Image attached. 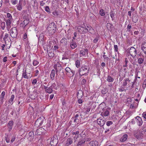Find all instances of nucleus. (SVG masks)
<instances>
[{"label":"nucleus","mask_w":146,"mask_h":146,"mask_svg":"<svg viewBox=\"0 0 146 146\" xmlns=\"http://www.w3.org/2000/svg\"><path fill=\"white\" fill-rule=\"evenodd\" d=\"M25 71H26V70H25ZM22 76L24 78L28 79L29 78H31L32 76V75L30 72L27 73L25 72L23 73Z\"/></svg>","instance_id":"12"},{"label":"nucleus","mask_w":146,"mask_h":146,"mask_svg":"<svg viewBox=\"0 0 146 146\" xmlns=\"http://www.w3.org/2000/svg\"><path fill=\"white\" fill-rule=\"evenodd\" d=\"M143 133L140 131H135L134 132V135L137 139L141 138L143 137Z\"/></svg>","instance_id":"9"},{"label":"nucleus","mask_w":146,"mask_h":146,"mask_svg":"<svg viewBox=\"0 0 146 146\" xmlns=\"http://www.w3.org/2000/svg\"><path fill=\"white\" fill-rule=\"evenodd\" d=\"M37 82V81L36 79H35L33 80L32 83L33 85H35L36 83Z\"/></svg>","instance_id":"59"},{"label":"nucleus","mask_w":146,"mask_h":146,"mask_svg":"<svg viewBox=\"0 0 146 146\" xmlns=\"http://www.w3.org/2000/svg\"><path fill=\"white\" fill-rule=\"evenodd\" d=\"M65 70L66 72V74L69 77H72L74 74L75 71L72 70L68 67H66L65 69Z\"/></svg>","instance_id":"4"},{"label":"nucleus","mask_w":146,"mask_h":146,"mask_svg":"<svg viewBox=\"0 0 146 146\" xmlns=\"http://www.w3.org/2000/svg\"><path fill=\"white\" fill-rule=\"evenodd\" d=\"M142 115L144 118L146 119V112H143Z\"/></svg>","instance_id":"64"},{"label":"nucleus","mask_w":146,"mask_h":146,"mask_svg":"<svg viewBox=\"0 0 146 146\" xmlns=\"http://www.w3.org/2000/svg\"><path fill=\"white\" fill-rule=\"evenodd\" d=\"M9 36V34H8L6 33L5 35V36L3 38L5 40V39H6Z\"/></svg>","instance_id":"63"},{"label":"nucleus","mask_w":146,"mask_h":146,"mask_svg":"<svg viewBox=\"0 0 146 146\" xmlns=\"http://www.w3.org/2000/svg\"><path fill=\"white\" fill-rule=\"evenodd\" d=\"M83 96V93L82 91L80 90H78L77 93V98L78 99L81 98Z\"/></svg>","instance_id":"16"},{"label":"nucleus","mask_w":146,"mask_h":146,"mask_svg":"<svg viewBox=\"0 0 146 146\" xmlns=\"http://www.w3.org/2000/svg\"><path fill=\"white\" fill-rule=\"evenodd\" d=\"M33 64L34 66H36L39 64V62L36 60H34L33 61Z\"/></svg>","instance_id":"50"},{"label":"nucleus","mask_w":146,"mask_h":146,"mask_svg":"<svg viewBox=\"0 0 146 146\" xmlns=\"http://www.w3.org/2000/svg\"><path fill=\"white\" fill-rule=\"evenodd\" d=\"M12 21V19H7L5 21L6 23L7 28V30L8 31H9V29L11 27V23Z\"/></svg>","instance_id":"11"},{"label":"nucleus","mask_w":146,"mask_h":146,"mask_svg":"<svg viewBox=\"0 0 146 146\" xmlns=\"http://www.w3.org/2000/svg\"><path fill=\"white\" fill-rule=\"evenodd\" d=\"M7 17L9 18V19H12V17L11 15L9 13L7 14Z\"/></svg>","instance_id":"56"},{"label":"nucleus","mask_w":146,"mask_h":146,"mask_svg":"<svg viewBox=\"0 0 146 146\" xmlns=\"http://www.w3.org/2000/svg\"><path fill=\"white\" fill-rule=\"evenodd\" d=\"M79 114L77 113L74 116V117L76 119V120L77 121V122H79V119H80V117H79Z\"/></svg>","instance_id":"46"},{"label":"nucleus","mask_w":146,"mask_h":146,"mask_svg":"<svg viewBox=\"0 0 146 146\" xmlns=\"http://www.w3.org/2000/svg\"><path fill=\"white\" fill-rule=\"evenodd\" d=\"M129 53L130 55L134 58L137 54V51L135 48L132 47L129 49Z\"/></svg>","instance_id":"7"},{"label":"nucleus","mask_w":146,"mask_h":146,"mask_svg":"<svg viewBox=\"0 0 146 146\" xmlns=\"http://www.w3.org/2000/svg\"><path fill=\"white\" fill-rule=\"evenodd\" d=\"M88 54V50L87 48L83 49L82 50H80V54L82 56L86 54Z\"/></svg>","instance_id":"15"},{"label":"nucleus","mask_w":146,"mask_h":146,"mask_svg":"<svg viewBox=\"0 0 146 146\" xmlns=\"http://www.w3.org/2000/svg\"><path fill=\"white\" fill-rule=\"evenodd\" d=\"M55 75V72L54 70H51V72L50 75V79L52 80H53L54 79V78Z\"/></svg>","instance_id":"27"},{"label":"nucleus","mask_w":146,"mask_h":146,"mask_svg":"<svg viewBox=\"0 0 146 146\" xmlns=\"http://www.w3.org/2000/svg\"><path fill=\"white\" fill-rule=\"evenodd\" d=\"M32 2H33L34 5H33V7H36L37 8H38V5H37V3L36 1V0H32Z\"/></svg>","instance_id":"45"},{"label":"nucleus","mask_w":146,"mask_h":146,"mask_svg":"<svg viewBox=\"0 0 146 146\" xmlns=\"http://www.w3.org/2000/svg\"><path fill=\"white\" fill-rule=\"evenodd\" d=\"M141 49L143 51L146 50V42H144L142 43L141 45Z\"/></svg>","instance_id":"31"},{"label":"nucleus","mask_w":146,"mask_h":146,"mask_svg":"<svg viewBox=\"0 0 146 146\" xmlns=\"http://www.w3.org/2000/svg\"><path fill=\"white\" fill-rule=\"evenodd\" d=\"M107 88H104L102 90V93L103 94H105L107 92Z\"/></svg>","instance_id":"52"},{"label":"nucleus","mask_w":146,"mask_h":146,"mask_svg":"<svg viewBox=\"0 0 146 146\" xmlns=\"http://www.w3.org/2000/svg\"><path fill=\"white\" fill-rule=\"evenodd\" d=\"M44 35L42 34H40L38 38V40L39 41H43L44 40Z\"/></svg>","instance_id":"36"},{"label":"nucleus","mask_w":146,"mask_h":146,"mask_svg":"<svg viewBox=\"0 0 146 146\" xmlns=\"http://www.w3.org/2000/svg\"><path fill=\"white\" fill-rule=\"evenodd\" d=\"M138 21V19L137 17H134L132 18V21L135 23H137Z\"/></svg>","instance_id":"51"},{"label":"nucleus","mask_w":146,"mask_h":146,"mask_svg":"<svg viewBox=\"0 0 146 146\" xmlns=\"http://www.w3.org/2000/svg\"><path fill=\"white\" fill-rule=\"evenodd\" d=\"M114 50L115 51L118 52V47L117 45H114Z\"/></svg>","instance_id":"57"},{"label":"nucleus","mask_w":146,"mask_h":146,"mask_svg":"<svg viewBox=\"0 0 146 146\" xmlns=\"http://www.w3.org/2000/svg\"><path fill=\"white\" fill-rule=\"evenodd\" d=\"M89 69L87 66H82L79 70V73L80 76H83L88 73Z\"/></svg>","instance_id":"2"},{"label":"nucleus","mask_w":146,"mask_h":146,"mask_svg":"<svg viewBox=\"0 0 146 146\" xmlns=\"http://www.w3.org/2000/svg\"><path fill=\"white\" fill-rule=\"evenodd\" d=\"M127 138V134H125L120 138V141L122 142H124L126 141Z\"/></svg>","instance_id":"25"},{"label":"nucleus","mask_w":146,"mask_h":146,"mask_svg":"<svg viewBox=\"0 0 146 146\" xmlns=\"http://www.w3.org/2000/svg\"><path fill=\"white\" fill-rule=\"evenodd\" d=\"M145 85V88L146 86V80H145L143 82L142 84L143 87L144 88V86Z\"/></svg>","instance_id":"61"},{"label":"nucleus","mask_w":146,"mask_h":146,"mask_svg":"<svg viewBox=\"0 0 146 146\" xmlns=\"http://www.w3.org/2000/svg\"><path fill=\"white\" fill-rule=\"evenodd\" d=\"M29 22V20H24L23 21L24 27H25L27 25Z\"/></svg>","instance_id":"38"},{"label":"nucleus","mask_w":146,"mask_h":146,"mask_svg":"<svg viewBox=\"0 0 146 146\" xmlns=\"http://www.w3.org/2000/svg\"><path fill=\"white\" fill-rule=\"evenodd\" d=\"M135 119L137 120V122L139 126H140L142 124V119L140 117L138 116L136 117H135Z\"/></svg>","instance_id":"17"},{"label":"nucleus","mask_w":146,"mask_h":146,"mask_svg":"<svg viewBox=\"0 0 146 146\" xmlns=\"http://www.w3.org/2000/svg\"><path fill=\"white\" fill-rule=\"evenodd\" d=\"M99 13L100 15L101 16H104L105 14L104 11L103 9H101L100 10Z\"/></svg>","instance_id":"39"},{"label":"nucleus","mask_w":146,"mask_h":146,"mask_svg":"<svg viewBox=\"0 0 146 146\" xmlns=\"http://www.w3.org/2000/svg\"><path fill=\"white\" fill-rule=\"evenodd\" d=\"M66 142V146H68L72 143V139L71 138H69L68 139Z\"/></svg>","instance_id":"28"},{"label":"nucleus","mask_w":146,"mask_h":146,"mask_svg":"<svg viewBox=\"0 0 146 146\" xmlns=\"http://www.w3.org/2000/svg\"><path fill=\"white\" fill-rule=\"evenodd\" d=\"M67 40L65 38H63L60 41L61 44L64 46L67 45Z\"/></svg>","instance_id":"19"},{"label":"nucleus","mask_w":146,"mask_h":146,"mask_svg":"<svg viewBox=\"0 0 146 146\" xmlns=\"http://www.w3.org/2000/svg\"><path fill=\"white\" fill-rule=\"evenodd\" d=\"M85 141H84V139H83L82 138L80 139V141H79L78 142V143L77 144V146L81 145L83 143H84Z\"/></svg>","instance_id":"32"},{"label":"nucleus","mask_w":146,"mask_h":146,"mask_svg":"<svg viewBox=\"0 0 146 146\" xmlns=\"http://www.w3.org/2000/svg\"><path fill=\"white\" fill-rule=\"evenodd\" d=\"M97 122L98 125H99L100 127L103 126L104 124L105 121L102 119L100 118H98L97 120Z\"/></svg>","instance_id":"13"},{"label":"nucleus","mask_w":146,"mask_h":146,"mask_svg":"<svg viewBox=\"0 0 146 146\" xmlns=\"http://www.w3.org/2000/svg\"><path fill=\"white\" fill-rule=\"evenodd\" d=\"M11 1L12 4L15 5L17 3V0H15Z\"/></svg>","instance_id":"60"},{"label":"nucleus","mask_w":146,"mask_h":146,"mask_svg":"<svg viewBox=\"0 0 146 146\" xmlns=\"http://www.w3.org/2000/svg\"><path fill=\"white\" fill-rule=\"evenodd\" d=\"M98 143L96 141H92L90 142L88 146H98Z\"/></svg>","instance_id":"22"},{"label":"nucleus","mask_w":146,"mask_h":146,"mask_svg":"<svg viewBox=\"0 0 146 146\" xmlns=\"http://www.w3.org/2000/svg\"><path fill=\"white\" fill-rule=\"evenodd\" d=\"M110 17L109 15L108 14H107L106 15L103 17V20L105 21H108H108L109 20Z\"/></svg>","instance_id":"30"},{"label":"nucleus","mask_w":146,"mask_h":146,"mask_svg":"<svg viewBox=\"0 0 146 146\" xmlns=\"http://www.w3.org/2000/svg\"><path fill=\"white\" fill-rule=\"evenodd\" d=\"M131 27V25L129 24L127 26V30L129 31L130 30V29Z\"/></svg>","instance_id":"62"},{"label":"nucleus","mask_w":146,"mask_h":146,"mask_svg":"<svg viewBox=\"0 0 146 146\" xmlns=\"http://www.w3.org/2000/svg\"><path fill=\"white\" fill-rule=\"evenodd\" d=\"M128 62V60L127 58H125V64L123 66L124 67H127V64Z\"/></svg>","instance_id":"54"},{"label":"nucleus","mask_w":146,"mask_h":146,"mask_svg":"<svg viewBox=\"0 0 146 146\" xmlns=\"http://www.w3.org/2000/svg\"><path fill=\"white\" fill-rule=\"evenodd\" d=\"M50 87L52 88V89H54L56 90L57 89V87L56 86V84L55 83H53Z\"/></svg>","instance_id":"41"},{"label":"nucleus","mask_w":146,"mask_h":146,"mask_svg":"<svg viewBox=\"0 0 146 146\" xmlns=\"http://www.w3.org/2000/svg\"><path fill=\"white\" fill-rule=\"evenodd\" d=\"M58 143V137L56 135H54L51 139L50 144L52 146H56Z\"/></svg>","instance_id":"6"},{"label":"nucleus","mask_w":146,"mask_h":146,"mask_svg":"<svg viewBox=\"0 0 146 146\" xmlns=\"http://www.w3.org/2000/svg\"><path fill=\"white\" fill-rule=\"evenodd\" d=\"M49 52L48 53V56L50 57H53L54 56V53L52 52L51 51H49Z\"/></svg>","instance_id":"47"},{"label":"nucleus","mask_w":146,"mask_h":146,"mask_svg":"<svg viewBox=\"0 0 146 146\" xmlns=\"http://www.w3.org/2000/svg\"><path fill=\"white\" fill-rule=\"evenodd\" d=\"M15 98V96L13 94L11 95V98L9 100V102L10 104L12 103L11 104H13V101L14 98Z\"/></svg>","instance_id":"37"},{"label":"nucleus","mask_w":146,"mask_h":146,"mask_svg":"<svg viewBox=\"0 0 146 146\" xmlns=\"http://www.w3.org/2000/svg\"><path fill=\"white\" fill-rule=\"evenodd\" d=\"M75 64L77 67L78 68L80 66V61L79 60H77L75 62Z\"/></svg>","instance_id":"42"},{"label":"nucleus","mask_w":146,"mask_h":146,"mask_svg":"<svg viewBox=\"0 0 146 146\" xmlns=\"http://www.w3.org/2000/svg\"><path fill=\"white\" fill-rule=\"evenodd\" d=\"M45 10L48 13H50V9L49 8V7L48 6H46L45 7Z\"/></svg>","instance_id":"53"},{"label":"nucleus","mask_w":146,"mask_h":146,"mask_svg":"<svg viewBox=\"0 0 146 146\" xmlns=\"http://www.w3.org/2000/svg\"><path fill=\"white\" fill-rule=\"evenodd\" d=\"M144 58H139L138 59V62L139 64H141L143 63L144 62Z\"/></svg>","instance_id":"40"},{"label":"nucleus","mask_w":146,"mask_h":146,"mask_svg":"<svg viewBox=\"0 0 146 146\" xmlns=\"http://www.w3.org/2000/svg\"><path fill=\"white\" fill-rule=\"evenodd\" d=\"M124 82H123V86H125L127 85V81H130V80H129V79L128 78H127L125 80H124Z\"/></svg>","instance_id":"43"},{"label":"nucleus","mask_w":146,"mask_h":146,"mask_svg":"<svg viewBox=\"0 0 146 146\" xmlns=\"http://www.w3.org/2000/svg\"><path fill=\"white\" fill-rule=\"evenodd\" d=\"M99 39V38L98 37H96L95 39L93 40L94 43H96L98 42Z\"/></svg>","instance_id":"58"},{"label":"nucleus","mask_w":146,"mask_h":146,"mask_svg":"<svg viewBox=\"0 0 146 146\" xmlns=\"http://www.w3.org/2000/svg\"><path fill=\"white\" fill-rule=\"evenodd\" d=\"M44 128H38L36 130V132L38 135H40L42 133H44Z\"/></svg>","instance_id":"23"},{"label":"nucleus","mask_w":146,"mask_h":146,"mask_svg":"<svg viewBox=\"0 0 146 146\" xmlns=\"http://www.w3.org/2000/svg\"><path fill=\"white\" fill-rule=\"evenodd\" d=\"M54 68L56 70V76L58 75V73L62 69V68L61 66L59 63L57 62L55 65H54Z\"/></svg>","instance_id":"5"},{"label":"nucleus","mask_w":146,"mask_h":146,"mask_svg":"<svg viewBox=\"0 0 146 146\" xmlns=\"http://www.w3.org/2000/svg\"><path fill=\"white\" fill-rule=\"evenodd\" d=\"M78 31L81 33H84L87 32L88 30V29L83 27L79 26L77 29Z\"/></svg>","instance_id":"8"},{"label":"nucleus","mask_w":146,"mask_h":146,"mask_svg":"<svg viewBox=\"0 0 146 146\" xmlns=\"http://www.w3.org/2000/svg\"><path fill=\"white\" fill-rule=\"evenodd\" d=\"M70 46L72 49H74L77 46L76 42L72 40L70 43Z\"/></svg>","instance_id":"18"},{"label":"nucleus","mask_w":146,"mask_h":146,"mask_svg":"<svg viewBox=\"0 0 146 146\" xmlns=\"http://www.w3.org/2000/svg\"><path fill=\"white\" fill-rule=\"evenodd\" d=\"M1 27L3 30H4L5 27V23L4 22H2L1 24Z\"/></svg>","instance_id":"44"},{"label":"nucleus","mask_w":146,"mask_h":146,"mask_svg":"<svg viewBox=\"0 0 146 146\" xmlns=\"http://www.w3.org/2000/svg\"><path fill=\"white\" fill-rule=\"evenodd\" d=\"M23 2V0H19V3L17 6V9L18 10L21 11L22 9V4Z\"/></svg>","instance_id":"14"},{"label":"nucleus","mask_w":146,"mask_h":146,"mask_svg":"<svg viewBox=\"0 0 146 146\" xmlns=\"http://www.w3.org/2000/svg\"><path fill=\"white\" fill-rule=\"evenodd\" d=\"M13 124V121H10L8 124V125L10 127H11Z\"/></svg>","instance_id":"49"},{"label":"nucleus","mask_w":146,"mask_h":146,"mask_svg":"<svg viewBox=\"0 0 146 146\" xmlns=\"http://www.w3.org/2000/svg\"><path fill=\"white\" fill-rule=\"evenodd\" d=\"M43 122V120L41 118L38 119L35 123V126L37 128L39 127Z\"/></svg>","instance_id":"10"},{"label":"nucleus","mask_w":146,"mask_h":146,"mask_svg":"<svg viewBox=\"0 0 146 146\" xmlns=\"http://www.w3.org/2000/svg\"><path fill=\"white\" fill-rule=\"evenodd\" d=\"M113 124V122L111 121H109L107 122L106 125H107L109 126L110 125H111Z\"/></svg>","instance_id":"55"},{"label":"nucleus","mask_w":146,"mask_h":146,"mask_svg":"<svg viewBox=\"0 0 146 146\" xmlns=\"http://www.w3.org/2000/svg\"><path fill=\"white\" fill-rule=\"evenodd\" d=\"M16 78L17 81H20L22 80V77L21 76V75L17 73L16 74Z\"/></svg>","instance_id":"29"},{"label":"nucleus","mask_w":146,"mask_h":146,"mask_svg":"<svg viewBox=\"0 0 146 146\" xmlns=\"http://www.w3.org/2000/svg\"><path fill=\"white\" fill-rule=\"evenodd\" d=\"M84 109L86 110L85 112L87 113V112H89L90 111L91 108L89 107H85L84 108Z\"/></svg>","instance_id":"48"},{"label":"nucleus","mask_w":146,"mask_h":146,"mask_svg":"<svg viewBox=\"0 0 146 146\" xmlns=\"http://www.w3.org/2000/svg\"><path fill=\"white\" fill-rule=\"evenodd\" d=\"M52 91L53 90L52 88L50 86L49 87H48L46 90V92L47 93L49 94L51 93Z\"/></svg>","instance_id":"34"},{"label":"nucleus","mask_w":146,"mask_h":146,"mask_svg":"<svg viewBox=\"0 0 146 146\" xmlns=\"http://www.w3.org/2000/svg\"><path fill=\"white\" fill-rule=\"evenodd\" d=\"M74 142H78L80 139H81L82 138L80 135H76L75 137H74Z\"/></svg>","instance_id":"24"},{"label":"nucleus","mask_w":146,"mask_h":146,"mask_svg":"<svg viewBox=\"0 0 146 146\" xmlns=\"http://www.w3.org/2000/svg\"><path fill=\"white\" fill-rule=\"evenodd\" d=\"M10 35L13 38H15L17 36L18 32L17 28L13 27L10 30Z\"/></svg>","instance_id":"3"},{"label":"nucleus","mask_w":146,"mask_h":146,"mask_svg":"<svg viewBox=\"0 0 146 146\" xmlns=\"http://www.w3.org/2000/svg\"><path fill=\"white\" fill-rule=\"evenodd\" d=\"M106 27L108 29H111L114 27L112 24L110 23H108L106 25Z\"/></svg>","instance_id":"33"},{"label":"nucleus","mask_w":146,"mask_h":146,"mask_svg":"<svg viewBox=\"0 0 146 146\" xmlns=\"http://www.w3.org/2000/svg\"><path fill=\"white\" fill-rule=\"evenodd\" d=\"M110 14L112 20V21H113L115 18L114 16L115 15V11L113 10H111L110 13Z\"/></svg>","instance_id":"21"},{"label":"nucleus","mask_w":146,"mask_h":146,"mask_svg":"<svg viewBox=\"0 0 146 146\" xmlns=\"http://www.w3.org/2000/svg\"><path fill=\"white\" fill-rule=\"evenodd\" d=\"M101 114V115L103 117H106L108 116L109 115L110 112L107 110V109L106 111H105L104 112H102Z\"/></svg>","instance_id":"26"},{"label":"nucleus","mask_w":146,"mask_h":146,"mask_svg":"<svg viewBox=\"0 0 146 146\" xmlns=\"http://www.w3.org/2000/svg\"><path fill=\"white\" fill-rule=\"evenodd\" d=\"M56 29V26L54 23H51L49 24L47 27L48 33L51 35L53 34Z\"/></svg>","instance_id":"1"},{"label":"nucleus","mask_w":146,"mask_h":146,"mask_svg":"<svg viewBox=\"0 0 146 146\" xmlns=\"http://www.w3.org/2000/svg\"><path fill=\"white\" fill-rule=\"evenodd\" d=\"M107 80L109 82H113L114 80V79L110 76H108L107 78Z\"/></svg>","instance_id":"35"},{"label":"nucleus","mask_w":146,"mask_h":146,"mask_svg":"<svg viewBox=\"0 0 146 146\" xmlns=\"http://www.w3.org/2000/svg\"><path fill=\"white\" fill-rule=\"evenodd\" d=\"M5 95V92L4 91H3L1 95V97L0 98V104H2L3 103V99L4 98V97Z\"/></svg>","instance_id":"20"}]
</instances>
